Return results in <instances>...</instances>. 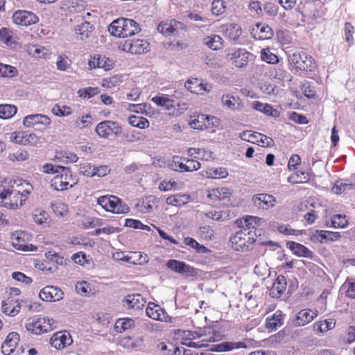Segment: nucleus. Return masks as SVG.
<instances>
[{"instance_id":"obj_64","label":"nucleus","mask_w":355,"mask_h":355,"mask_svg":"<svg viewBox=\"0 0 355 355\" xmlns=\"http://www.w3.org/2000/svg\"><path fill=\"white\" fill-rule=\"evenodd\" d=\"M49 216L46 211L42 209H35L33 212V218L34 222H46Z\"/></svg>"},{"instance_id":"obj_32","label":"nucleus","mask_w":355,"mask_h":355,"mask_svg":"<svg viewBox=\"0 0 355 355\" xmlns=\"http://www.w3.org/2000/svg\"><path fill=\"white\" fill-rule=\"evenodd\" d=\"M203 44L209 49L218 51L223 47V39L218 35L211 34L203 38Z\"/></svg>"},{"instance_id":"obj_45","label":"nucleus","mask_w":355,"mask_h":355,"mask_svg":"<svg viewBox=\"0 0 355 355\" xmlns=\"http://www.w3.org/2000/svg\"><path fill=\"white\" fill-rule=\"evenodd\" d=\"M135 326V321L129 318H120L116 320L114 328L117 332H123L130 329Z\"/></svg>"},{"instance_id":"obj_39","label":"nucleus","mask_w":355,"mask_h":355,"mask_svg":"<svg viewBox=\"0 0 355 355\" xmlns=\"http://www.w3.org/2000/svg\"><path fill=\"white\" fill-rule=\"evenodd\" d=\"M164 311L159 305L150 302L147 306L146 313L149 318L155 320H159L162 315L164 316Z\"/></svg>"},{"instance_id":"obj_31","label":"nucleus","mask_w":355,"mask_h":355,"mask_svg":"<svg viewBox=\"0 0 355 355\" xmlns=\"http://www.w3.org/2000/svg\"><path fill=\"white\" fill-rule=\"evenodd\" d=\"M187 154L189 157H193L196 160L209 161L213 159V153L200 148H189L187 150Z\"/></svg>"},{"instance_id":"obj_56","label":"nucleus","mask_w":355,"mask_h":355,"mask_svg":"<svg viewBox=\"0 0 355 355\" xmlns=\"http://www.w3.org/2000/svg\"><path fill=\"white\" fill-rule=\"evenodd\" d=\"M211 178H225L228 175L227 170L224 167L210 168L207 173Z\"/></svg>"},{"instance_id":"obj_7","label":"nucleus","mask_w":355,"mask_h":355,"mask_svg":"<svg viewBox=\"0 0 355 355\" xmlns=\"http://www.w3.org/2000/svg\"><path fill=\"white\" fill-rule=\"evenodd\" d=\"M98 204L105 211L113 214H126L129 207L115 196H103L97 199Z\"/></svg>"},{"instance_id":"obj_25","label":"nucleus","mask_w":355,"mask_h":355,"mask_svg":"<svg viewBox=\"0 0 355 355\" xmlns=\"http://www.w3.org/2000/svg\"><path fill=\"white\" fill-rule=\"evenodd\" d=\"M286 286L287 282L285 276L279 275L269 291V296L272 298H279L286 291Z\"/></svg>"},{"instance_id":"obj_54","label":"nucleus","mask_w":355,"mask_h":355,"mask_svg":"<svg viewBox=\"0 0 355 355\" xmlns=\"http://www.w3.org/2000/svg\"><path fill=\"white\" fill-rule=\"evenodd\" d=\"M198 234L205 240H211L214 235V231L209 225L200 227Z\"/></svg>"},{"instance_id":"obj_2","label":"nucleus","mask_w":355,"mask_h":355,"mask_svg":"<svg viewBox=\"0 0 355 355\" xmlns=\"http://www.w3.org/2000/svg\"><path fill=\"white\" fill-rule=\"evenodd\" d=\"M290 69L297 72H312L317 68L315 58L304 51H295L288 57Z\"/></svg>"},{"instance_id":"obj_11","label":"nucleus","mask_w":355,"mask_h":355,"mask_svg":"<svg viewBox=\"0 0 355 355\" xmlns=\"http://www.w3.org/2000/svg\"><path fill=\"white\" fill-rule=\"evenodd\" d=\"M10 141L24 146H36L40 142V138L33 132L27 131H15L10 136Z\"/></svg>"},{"instance_id":"obj_38","label":"nucleus","mask_w":355,"mask_h":355,"mask_svg":"<svg viewBox=\"0 0 355 355\" xmlns=\"http://www.w3.org/2000/svg\"><path fill=\"white\" fill-rule=\"evenodd\" d=\"M284 323V316L281 311H277L271 317L266 318V327L270 330H276Z\"/></svg>"},{"instance_id":"obj_47","label":"nucleus","mask_w":355,"mask_h":355,"mask_svg":"<svg viewBox=\"0 0 355 355\" xmlns=\"http://www.w3.org/2000/svg\"><path fill=\"white\" fill-rule=\"evenodd\" d=\"M156 198L153 196L146 197L137 205V208L141 212H149L153 210Z\"/></svg>"},{"instance_id":"obj_6","label":"nucleus","mask_w":355,"mask_h":355,"mask_svg":"<svg viewBox=\"0 0 355 355\" xmlns=\"http://www.w3.org/2000/svg\"><path fill=\"white\" fill-rule=\"evenodd\" d=\"M54 324L55 321L52 318L44 317L35 319L31 318L26 320L25 328L31 334L40 335L52 331L55 327Z\"/></svg>"},{"instance_id":"obj_35","label":"nucleus","mask_w":355,"mask_h":355,"mask_svg":"<svg viewBox=\"0 0 355 355\" xmlns=\"http://www.w3.org/2000/svg\"><path fill=\"white\" fill-rule=\"evenodd\" d=\"M191 200V196L188 193H175L166 198V203L171 206L180 207L187 204Z\"/></svg>"},{"instance_id":"obj_51","label":"nucleus","mask_w":355,"mask_h":355,"mask_svg":"<svg viewBox=\"0 0 355 355\" xmlns=\"http://www.w3.org/2000/svg\"><path fill=\"white\" fill-rule=\"evenodd\" d=\"M52 113L59 117L68 116L72 113L71 107L55 104L52 108Z\"/></svg>"},{"instance_id":"obj_49","label":"nucleus","mask_w":355,"mask_h":355,"mask_svg":"<svg viewBox=\"0 0 355 355\" xmlns=\"http://www.w3.org/2000/svg\"><path fill=\"white\" fill-rule=\"evenodd\" d=\"M17 110V107L13 105H0V119H10L16 114Z\"/></svg>"},{"instance_id":"obj_5","label":"nucleus","mask_w":355,"mask_h":355,"mask_svg":"<svg viewBox=\"0 0 355 355\" xmlns=\"http://www.w3.org/2000/svg\"><path fill=\"white\" fill-rule=\"evenodd\" d=\"M123 128L121 125L115 121L105 120L99 122L96 128L95 132L102 139H112L121 135Z\"/></svg>"},{"instance_id":"obj_29","label":"nucleus","mask_w":355,"mask_h":355,"mask_svg":"<svg viewBox=\"0 0 355 355\" xmlns=\"http://www.w3.org/2000/svg\"><path fill=\"white\" fill-rule=\"evenodd\" d=\"M232 195L231 190L227 187L213 188L208 190L207 197L214 202L229 198Z\"/></svg>"},{"instance_id":"obj_52","label":"nucleus","mask_w":355,"mask_h":355,"mask_svg":"<svg viewBox=\"0 0 355 355\" xmlns=\"http://www.w3.org/2000/svg\"><path fill=\"white\" fill-rule=\"evenodd\" d=\"M309 180V175L304 172H296L288 178V182L293 184H301Z\"/></svg>"},{"instance_id":"obj_3","label":"nucleus","mask_w":355,"mask_h":355,"mask_svg":"<svg viewBox=\"0 0 355 355\" xmlns=\"http://www.w3.org/2000/svg\"><path fill=\"white\" fill-rule=\"evenodd\" d=\"M111 35L118 37H128L140 32L139 24L131 19L120 18L113 21L109 28Z\"/></svg>"},{"instance_id":"obj_1","label":"nucleus","mask_w":355,"mask_h":355,"mask_svg":"<svg viewBox=\"0 0 355 355\" xmlns=\"http://www.w3.org/2000/svg\"><path fill=\"white\" fill-rule=\"evenodd\" d=\"M18 180L5 179L2 184V190L0 191V198L5 206L10 209H16L21 206L26 200L30 191L21 187V183ZM21 182V180H19Z\"/></svg>"},{"instance_id":"obj_43","label":"nucleus","mask_w":355,"mask_h":355,"mask_svg":"<svg viewBox=\"0 0 355 355\" xmlns=\"http://www.w3.org/2000/svg\"><path fill=\"white\" fill-rule=\"evenodd\" d=\"M184 243L186 245H188L194 249L198 253L205 254L210 252V250L207 247L200 244L196 239L189 236L185 237L184 239Z\"/></svg>"},{"instance_id":"obj_44","label":"nucleus","mask_w":355,"mask_h":355,"mask_svg":"<svg viewBox=\"0 0 355 355\" xmlns=\"http://www.w3.org/2000/svg\"><path fill=\"white\" fill-rule=\"evenodd\" d=\"M100 92L101 89L98 87H87L79 89L77 94L80 98L89 99L98 95Z\"/></svg>"},{"instance_id":"obj_36","label":"nucleus","mask_w":355,"mask_h":355,"mask_svg":"<svg viewBox=\"0 0 355 355\" xmlns=\"http://www.w3.org/2000/svg\"><path fill=\"white\" fill-rule=\"evenodd\" d=\"M200 216L202 219L213 220L216 221H225L228 219L229 214L224 211H216L211 209L207 212H200Z\"/></svg>"},{"instance_id":"obj_58","label":"nucleus","mask_w":355,"mask_h":355,"mask_svg":"<svg viewBox=\"0 0 355 355\" xmlns=\"http://www.w3.org/2000/svg\"><path fill=\"white\" fill-rule=\"evenodd\" d=\"M223 352H228L233 349L246 348L247 345L243 342H223L221 343Z\"/></svg>"},{"instance_id":"obj_22","label":"nucleus","mask_w":355,"mask_h":355,"mask_svg":"<svg viewBox=\"0 0 355 355\" xmlns=\"http://www.w3.org/2000/svg\"><path fill=\"white\" fill-rule=\"evenodd\" d=\"M19 340V334L17 332L12 331L7 336L6 340L1 345V352L3 355L11 354Z\"/></svg>"},{"instance_id":"obj_16","label":"nucleus","mask_w":355,"mask_h":355,"mask_svg":"<svg viewBox=\"0 0 355 355\" xmlns=\"http://www.w3.org/2000/svg\"><path fill=\"white\" fill-rule=\"evenodd\" d=\"M251 35L257 40H266L273 36L272 28L265 23H257L251 29Z\"/></svg>"},{"instance_id":"obj_61","label":"nucleus","mask_w":355,"mask_h":355,"mask_svg":"<svg viewBox=\"0 0 355 355\" xmlns=\"http://www.w3.org/2000/svg\"><path fill=\"white\" fill-rule=\"evenodd\" d=\"M278 231L285 235H300L304 230H298L291 228L288 225L282 224L277 227Z\"/></svg>"},{"instance_id":"obj_60","label":"nucleus","mask_w":355,"mask_h":355,"mask_svg":"<svg viewBox=\"0 0 355 355\" xmlns=\"http://www.w3.org/2000/svg\"><path fill=\"white\" fill-rule=\"evenodd\" d=\"M12 32L9 29L4 27L0 29V40L7 46L12 45Z\"/></svg>"},{"instance_id":"obj_24","label":"nucleus","mask_w":355,"mask_h":355,"mask_svg":"<svg viewBox=\"0 0 355 355\" xmlns=\"http://www.w3.org/2000/svg\"><path fill=\"white\" fill-rule=\"evenodd\" d=\"M185 87L191 93L196 94H202L206 92H209L211 88V85L208 84H203L198 78L189 79L185 83Z\"/></svg>"},{"instance_id":"obj_23","label":"nucleus","mask_w":355,"mask_h":355,"mask_svg":"<svg viewBox=\"0 0 355 355\" xmlns=\"http://www.w3.org/2000/svg\"><path fill=\"white\" fill-rule=\"evenodd\" d=\"M94 26L89 21H85L75 27L74 31L76 37L80 40H85L92 37Z\"/></svg>"},{"instance_id":"obj_48","label":"nucleus","mask_w":355,"mask_h":355,"mask_svg":"<svg viewBox=\"0 0 355 355\" xmlns=\"http://www.w3.org/2000/svg\"><path fill=\"white\" fill-rule=\"evenodd\" d=\"M260 58L262 61L271 64H277L279 62L277 55L271 52L269 47L263 49L261 51Z\"/></svg>"},{"instance_id":"obj_30","label":"nucleus","mask_w":355,"mask_h":355,"mask_svg":"<svg viewBox=\"0 0 355 355\" xmlns=\"http://www.w3.org/2000/svg\"><path fill=\"white\" fill-rule=\"evenodd\" d=\"M286 246L293 252L294 254L298 257L309 259L313 257V252L301 243H296L295 241H288Z\"/></svg>"},{"instance_id":"obj_28","label":"nucleus","mask_w":355,"mask_h":355,"mask_svg":"<svg viewBox=\"0 0 355 355\" xmlns=\"http://www.w3.org/2000/svg\"><path fill=\"white\" fill-rule=\"evenodd\" d=\"M51 122V120L49 116L40 114L28 115L23 120V124L28 128L33 127L36 124L48 125Z\"/></svg>"},{"instance_id":"obj_50","label":"nucleus","mask_w":355,"mask_h":355,"mask_svg":"<svg viewBox=\"0 0 355 355\" xmlns=\"http://www.w3.org/2000/svg\"><path fill=\"white\" fill-rule=\"evenodd\" d=\"M204 332L202 330L199 331H188V330H181L178 329L177 334L182 337L183 340H192L200 338L204 335Z\"/></svg>"},{"instance_id":"obj_57","label":"nucleus","mask_w":355,"mask_h":355,"mask_svg":"<svg viewBox=\"0 0 355 355\" xmlns=\"http://www.w3.org/2000/svg\"><path fill=\"white\" fill-rule=\"evenodd\" d=\"M226 6L223 0H214L211 5V12L213 15L218 16L225 11Z\"/></svg>"},{"instance_id":"obj_8","label":"nucleus","mask_w":355,"mask_h":355,"mask_svg":"<svg viewBox=\"0 0 355 355\" xmlns=\"http://www.w3.org/2000/svg\"><path fill=\"white\" fill-rule=\"evenodd\" d=\"M166 267L171 270L184 275L185 277H196L200 275L202 270L191 266L184 261L169 259L166 262Z\"/></svg>"},{"instance_id":"obj_4","label":"nucleus","mask_w":355,"mask_h":355,"mask_svg":"<svg viewBox=\"0 0 355 355\" xmlns=\"http://www.w3.org/2000/svg\"><path fill=\"white\" fill-rule=\"evenodd\" d=\"M78 180L73 176L71 170L67 167L60 168V171L51 180V186L55 190L65 191L77 184Z\"/></svg>"},{"instance_id":"obj_55","label":"nucleus","mask_w":355,"mask_h":355,"mask_svg":"<svg viewBox=\"0 0 355 355\" xmlns=\"http://www.w3.org/2000/svg\"><path fill=\"white\" fill-rule=\"evenodd\" d=\"M252 224L253 223H245V227L243 225L239 226L241 229L248 228V230L246 232H245L244 236H246L247 238L248 237L252 238V239H250L252 241V245H253V243L254 242L257 241L259 243V241H261L260 238L259 239H257L256 238L257 232H256V230H254V226H253Z\"/></svg>"},{"instance_id":"obj_42","label":"nucleus","mask_w":355,"mask_h":355,"mask_svg":"<svg viewBox=\"0 0 355 355\" xmlns=\"http://www.w3.org/2000/svg\"><path fill=\"white\" fill-rule=\"evenodd\" d=\"M128 123L132 127H135L139 129L148 128L150 125L149 121L144 117L136 115H131L128 118Z\"/></svg>"},{"instance_id":"obj_46","label":"nucleus","mask_w":355,"mask_h":355,"mask_svg":"<svg viewBox=\"0 0 355 355\" xmlns=\"http://www.w3.org/2000/svg\"><path fill=\"white\" fill-rule=\"evenodd\" d=\"M252 107L260 111L268 116H276L277 110L268 103H262L259 101H254L252 103Z\"/></svg>"},{"instance_id":"obj_10","label":"nucleus","mask_w":355,"mask_h":355,"mask_svg":"<svg viewBox=\"0 0 355 355\" xmlns=\"http://www.w3.org/2000/svg\"><path fill=\"white\" fill-rule=\"evenodd\" d=\"M218 123V120L213 116H208L202 114L191 116L189 124L193 129L204 130L212 128Z\"/></svg>"},{"instance_id":"obj_19","label":"nucleus","mask_w":355,"mask_h":355,"mask_svg":"<svg viewBox=\"0 0 355 355\" xmlns=\"http://www.w3.org/2000/svg\"><path fill=\"white\" fill-rule=\"evenodd\" d=\"M73 340L70 334L66 331H58L53 334L50 339L51 346L57 349L70 345Z\"/></svg>"},{"instance_id":"obj_15","label":"nucleus","mask_w":355,"mask_h":355,"mask_svg":"<svg viewBox=\"0 0 355 355\" xmlns=\"http://www.w3.org/2000/svg\"><path fill=\"white\" fill-rule=\"evenodd\" d=\"M12 20L17 25L28 26L37 24L39 21V18L31 11L19 10L14 12Z\"/></svg>"},{"instance_id":"obj_63","label":"nucleus","mask_w":355,"mask_h":355,"mask_svg":"<svg viewBox=\"0 0 355 355\" xmlns=\"http://www.w3.org/2000/svg\"><path fill=\"white\" fill-rule=\"evenodd\" d=\"M29 155L26 150H19L14 153H10L8 158L10 161H25L28 159Z\"/></svg>"},{"instance_id":"obj_13","label":"nucleus","mask_w":355,"mask_h":355,"mask_svg":"<svg viewBox=\"0 0 355 355\" xmlns=\"http://www.w3.org/2000/svg\"><path fill=\"white\" fill-rule=\"evenodd\" d=\"M247 230L248 228L241 229L230 238L232 247L235 250L248 252L252 248V241L250 239H252V238H247L244 236L245 232Z\"/></svg>"},{"instance_id":"obj_53","label":"nucleus","mask_w":355,"mask_h":355,"mask_svg":"<svg viewBox=\"0 0 355 355\" xmlns=\"http://www.w3.org/2000/svg\"><path fill=\"white\" fill-rule=\"evenodd\" d=\"M17 70L15 67L0 63V76L3 77H14L17 75Z\"/></svg>"},{"instance_id":"obj_33","label":"nucleus","mask_w":355,"mask_h":355,"mask_svg":"<svg viewBox=\"0 0 355 355\" xmlns=\"http://www.w3.org/2000/svg\"><path fill=\"white\" fill-rule=\"evenodd\" d=\"M310 311H311L309 309L300 311L293 320V324L296 327L304 326L311 322L317 316V313H313V315H311Z\"/></svg>"},{"instance_id":"obj_21","label":"nucleus","mask_w":355,"mask_h":355,"mask_svg":"<svg viewBox=\"0 0 355 355\" xmlns=\"http://www.w3.org/2000/svg\"><path fill=\"white\" fill-rule=\"evenodd\" d=\"M88 64L90 69L101 68L108 71L113 68L114 62L105 56L96 54L89 60Z\"/></svg>"},{"instance_id":"obj_18","label":"nucleus","mask_w":355,"mask_h":355,"mask_svg":"<svg viewBox=\"0 0 355 355\" xmlns=\"http://www.w3.org/2000/svg\"><path fill=\"white\" fill-rule=\"evenodd\" d=\"M340 238V232L318 230H315L311 236L312 241L319 242L320 243L333 242Z\"/></svg>"},{"instance_id":"obj_20","label":"nucleus","mask_w":355,"mask_h":355,"mask_svg":"<svg viewBox=\"0 0 355 355\" xmlns=\"http://www.w3.org/2000/svg\"><path fill=\"white\" fill-rule=\"evenodd\" d=\"M254 205L262 209H268L274 207L277 202L276 198L270 194L259 193L253 196Z\"/></svg>"},{"instance_id":"obj_37","label":"nucleus","mask_w":355,"mask_h":355,"mask_svg":"<svg viewBox=\"0 0 355 355\" xmlns=\"http://www.w3.org/2000/svg\"><path fill=\"white\" fill-rule=\"evenodd\" d=\"M151 101L157 106L164 107L169 112L175 109L174 100L169 98L167 95L155 96L152 98Z\"/></svg>"},{"instance_id":"obj_27","label":"nucleus","mask_w":355,"mask_h":355,"mask_svg":"<svg viewBox=\"0 0 355 355\" xmlns=\"http://www.w3.org/2000/svg\"><path fill=\"white\" fill-rule=\"evenodd\" d=\"M182 24L176 20H167L161 21L157 26V31L165 36H169L173 34Z\"/></svg>"},{"instance_id":"obj_59","label":"nucleus","mask_w":355,"mask_h":355,"mask_svg":"<svg viewBox=\"0 0 355 355\" xmlns=\"http://www.w3.org/2000/svg\"><path fill=\"white\" fill-rule=\"evenodd\" d=\"M257 135H261V133L246 130L241 134V137L243 140L257 144L259 139V137H257Z\"/></svg>"},{"instance_id":"obj_26","label":"nucleus","mask_w":355,"mask_h":355,"mask_svg":"<svg viewBox=\"0 0 355 355\" xmlns=\"http://www.w3.org/2000/svg\"><path fill=\"white\" fill-rule=\"evenodd\" d=\"M123 306L128 309H142L144 306L146 301L144 300L141 295L139 293H134L128 295L123 300Z\"/></svg>"},{"instance_id":"obj_62","label":"nucleus","mask_w":355,"mask_h":355,"mask_svg":"<svg viewBox=\"0 0 355 355\" xmlns=\"http://www.w3.org/2000/svg\"><path fill=\"white\" fill-rule=\"evenodd\" d=\"M80 173L87 176V177H93L94 176V171L95 170L94 166H92L90 163L85 162L82 163L80 165Z\"/></svg>"},{"instance_id":"obj_41","label":"nucleus","mask_w":355,"mask_h":355,"mask_svg":"<svg viewBox=\"0 0 355 355\" xmlns=\"http://www.w3.org/2000/svg\"><path fill=\"white\" fill-rule=\"evenodd\" d=\"M78 159L76 154L67 150H57L55 155V160L62 163H74Z\"/></svg>"},{"instance_id":"obj_40","label":"nucleus","mask_w":355,"mask_h":355,"mask_svg":"<svg viewBox=\"0 0 355 355\" xmlns=\"http://www.w3.org/2000/svg\"><path fill=\"white\" fill-rule=\"evenodd\" d=\"M221 101L223 106L232 110H239L241 105V99L239 97H235L231 94H223L221 97Z\"/></svg>"},{"instance_id":"obj_14","label":"nucleus","mask_w":355,"mask_h":355,"mask_svg":"<svg viewBox=\"0 0 355 355\" xmlns=\"http://www.w3.org/2000/svg\"><path fill=\"white\" fill-rule=\"evenodd\" d=\"M253 55L245 49L239 48L227 54V58L239 68L245 67Z\"/></svg>"},{"instance_id":"obj_34","label":"nucleus","mask_w":355,"mask_h":355,"mask_svg":"<svg viewBox=\"0 0 355 355\" xmlns=\"http://www.w3.org/2000/svg\"><path fill=\"white\" fill-rule=\"evenodd\" d=\"M223 32L230 40L238 41L242 34V28L237 24H229L223 26Z\"/></svg>"},{"instance_id":"obj_17","label":"nucleus","mask_w":355,"mask_h":355,"mask_svg":"<svg viewBox=\"0 0 355 355\" xmlns=\"http://www.w3.org/2000/svg\"><path fill=\"white\" fill-rule=\"evenodd\" d=\"M64 293L58 288L53 286H47L42 288L40 293V298L46 302H57L63 298Z\"/></svg>"},{"instance_id":"obj_9","label":"nucleus","mask_w":355,"mask_h":355,"mask_svg":"<svg viewBox=\"0 0 355 355\" xmlns=\"http://www.w3.org/2000/svg\"><path fill=\"white\" fill-rule=\"evenodd\" d=\"M119 49L123 51L131 54H142L150 51V44L146 40H126L121 42Z\"/></svg>"},{"instance_id":"obj_12","label":"nucleus","mask_w":355,"mask_h":355,"mask_svg":"<svg viewBox=\"0 0 355 355\" xmlns=\"http://www.w3.org/2000/svg\"><path fill=\"white\" fill-rule=\"evenodd\" d=\"M171 165L176 171L180 172H191L201 167L200 163L193 157H174Z\"/></svg>"}]
</instances>
